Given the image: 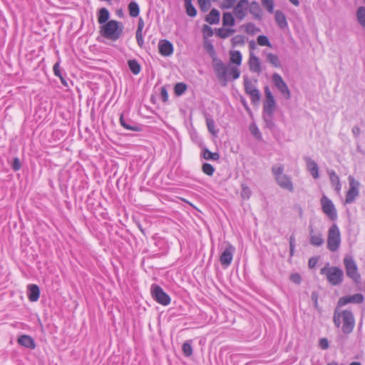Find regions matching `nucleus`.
<instances>
[{
    "label": "nucleus",
    "mask_w": 365,
    "mask_h": 365,
    "mask_svg": "<svg viewBox=\"0 0 365 365\" xmlns=\"http://www.w3.org/2000/svg\"><path fill=\"white\" fill-rule=\"evenodd\" d=\"M205 48L212 58L213 70L218 81L223 86H227L229 81L236 80L240 77V71L237 67L230 64H225L216 57L214 46L210 42L205 41Z\"/></svg>",
    "instance_id": "nucleus-1"
},
{
    "label": "nucleus",
    "mask_w": 365,
    "mask_h": 365,
    "mask_svg": "<svg viewBox=\"0 0 365 365\" xmlns=\"http://www.w3.org/2000/svg\"><path fill=\"white\" fill-rule=\"evenodd\" d=\"M333 321L337 328L341 326V331L346 334H350L355 326L352 312L349 310H339L338 307L334 311Z\"/></svg>",
    "instance_id": "nucleus-2"
},
{
    "label": "nucleus",
    "mask_w": 365,
    "mask_h": 365,
    "mask_svg": "<svg viewBox=\"0 0 365 365\" xmlns=\"http://www.w3.org/2000/svg\"><path fill=\"white\" fill-rule=\"evenodd\" d=\"M123 25L117 20H110L100 26V34L102 37L115 41L118 40L123 33Z\"/></svg>",
    "instance_id": "nucleus-3"
},
{
    "label": "nucleus",
    "mask_w": 365,
    "mask_h": 365,
    "mask_svg": "<svg viewBox=\"0 0 365 365\" xmlns=\"http://www.w3.org/2000/svg\"><path fill=\"white\" fill-rule=\"evenodd\" d=\"M320 273L326 275L328 282L333 286L341 284L344 279L342 269L337 267H331L329 263L321 269Z\"/></svg>",
    "instance_id": "nucleus-4"
},
{
    "label": "nucleus",
    "mask_w": 365,
    "mask_h": 365,
    "mask_svg": "<svg viewBox=\"0 0 365 365\" xmlns=\"http://www.w3.org/2000/svg\"><path fill=\"white\" fill-rule=\"evenodd\" d=\"M341 241L340 230L336 224H333L328 230L327 248L331 252L337 251Z\"/></svg>",
    "instance_id": "nucleus-5"
},
{
    "label": "nucleus",
    "mask_w": 365,
    "mask_h": 365,
    "mask_svg": "<svg viewBox=\"0 0 365 365\" xmlns=\"http://www.w3.org/2000/svg\"><path fill=\"white\" fill-rule=\"evenodd\" d=\"M344 264L346 275L352 279L354 282L359 283L361 277L358 272V267L353 257L349 255L346 256L344 259Z\"/></svg>",
    "instance_id": "nucleus-6"
},
{
    "label": "nucleus",
    "mask_w": 365,
    "mask_h": 365,
    "mask_svg": "<svg viewBox=\"0 0 365 365\" xmlns=\"http://www.w3.org/2000/svg\"><path fill=\"white\" fill-rule=\"evenodd\" d=\"M150 293L153 299L158 304L166 306L170 302V296L165 293L162 287L156 284H153L150 287Z\"/></svg>",
    "instance_id": "nucleus-7"
},
{
    "label": "nucleus",
    "mask_w": 365,
    "mask_h": 365,
    "mask_svg": "<svg viewBox=\"0 0 365 365\" xmlns=\"http://www.w3.org/2000/svg\"><path fill=\"white\" fill-rule=\"evenodd\" d=\"M321 205L323 212L332 221L337 219V212L332 201L326 195L321 198Z\"/></svg>",
    "instance_id": "nucleus-8"
},
{
    "label": "nucleus",
    "mask_w": 365,
    "mask_h": 365,
    "mask_svg": "<svg viewBox=\"0 0 365 365\" xmlns=\"http://www.w3.org/2000/svg\"><path fill=\"white\" fill-rule=\"evenodd\" d=\"M272 81L274 86L284 97V98L289 100L291 98V93L282 77L279 73H274L272 74Z\"/></svg>",
    "instance_id": "nucleus-9"
},
{
    "label": "nucleus",
    "mask_w": 365,
    "mask_h": 365,
    "mask_svg": "<svg viewBox=\"0 0 365 365\" xmlns=\"http://www.w3.org/2000/svg\"><path fill=\"white\" fill-rule=\"evenodd\" d=\"M348 180L349 184V188L346 195L345 202L346 204H351L359 195V188L360 186V183L358 180H355V178L351 175L349 176Z\"/></svg>",
    "instance_id": "nucleus-10"
},
{
    "label": "nucleus",
    "mask_w": 365,
    "mask_h": 365,
    "mask_svg": "<svg viewBox=\"0 0 365 365\" xmlns=\"http://www.w3.org/2000/svg\"><path fill=\"white\" fill-rule=\"evenodd\" d=\"M266 101L263 106V114L273 115L276 107L274 98L268 86L264 88Z\"/></svg>",
    "instance_id": "nucleus-11"
},
{
    "label": "nucleus",
    "mask_w": 365,
    "mask_h": 365,
    "mask_svg": "<svg viewBox=\"0 0 365 365\" xmlns=\"http://www.w3.org/2000/svg\"><path fill=\"white\" fill-rule=\"evenodd\" d=\"M235 251V248L232 245L229 244L226 246L220 257V262L222 266L227 267L230 265Z\"/></svg>",
    "instance_id": "nucleus-12"
},
{
    "label": "nucleus",
    "mask_w": 365,
    "mask_h": 365,
    "mask_svg": "<svg viewBox=\"0 0 365 365\" xmlns=\"http://www.w3.org/2000/svg\"><path fill=\"white\" fill-rule=\"evenodd\" d=\"M249 8L248 0H240L234 7L233 14L237 19L241 21L245 17Z\"/></svg>",
    "instance_id": "nucleus-13"
},
{
    "label": "nucleus",
    "mask_w": 365,
    "mask_h": 365,
    "mask_svg": "<svg viewBox=\"0 0 365 365\" xmlns=\"http://www.w3.org/2000/svg\"><path fill=\"white\" fill-rule=\"evenodd\" d=\"M364 297L361 294H355L353 295L345 296L339 298L337 302V307H341L349 303L361 304L364 302Z\"/></svg>",
    "instance_id": "nucleus-14"
},
{
    "label": "nucleus",
    "mask_w": 365,
    "mask_h": 365,
    "mask_svg": "<svg viewBox=\"0 0 365 365\" xmlns=\"http://www.w3.org/2000/svg\"><path fill=\"white\" fill-rule=\"evenodd\" d=\"M245 92L250 95L252 103H257L260 98V93L255 86L248 79L244 81Z\"/></svg>",
    "instance_id": "nucleus-15"
},
{
    "label": "nucleus",
    "mask_w": 365,
    "mask_h": 365,
    "mask_svg": "<svg viewBox=\"0 0 365 365\" xmlns=\"http://www.w3.org/2000/svg\"><path fill=\"white\" fill-rule=\"evenodd\" d=\"M275 180L281 188L287 190L289 192H292L294 190L292 179L287 175L284 174V175L277 178V179Z\"/></svg>",
    "instance_id": "nucleus-16"
},
{
    "label": "nucleus",
    "mask_w": 365,
    "mask_h": 365,
    "mask_svg": "<svg viewBox=\"0 0 365 365\" xmlns=\"http://www.w3.org/2000/svg\"><path fill=\"white\" fill-rule=\"evenodd\" d=\"M159 52L162 56H169L173 53V44L168 40H160L158 43Z\"/></svg>",
    "instance_id": "nucleus-17"
},
{
    "label": "nucleus",
    "mask_w": 365,
    "mask_h": 365,
    "mask_svg": "<svg viewBox=\"0 0 365 365\" xmlns=\"http://www.w3.org/2000/svg\"><path fill=\"white\" fill-rule=\"evenodd\" d=\"M304 160L306 163L307 168L314 179H317L319 175V167L317 163L309 157H304Z\"/></svg>",
    "instance_id": "nucleus-18"
},
{
    "label": "nucleus",
    "mask_w": 365,
    "mask_h": 365,
    "mask_svg": "<svg viewBox=\"0 0 365 365\" xmlns=\"http://www.w3.org/2000/svg\"><path fill=\"white\" fill-rule=\"evenodd\" d=\"M249 67L252 72L259 74L262 71L261 63L258 57L250 53L249 59Z\"/></svg>",
    "instance_id": "nucleus-19"
},
{
    "label": "nucleus",
    "mask_w": 365,
    "mask_h": 365,
    "mask_svg": "<svg viewBox=\"0 0 365 365\" xmlns=\"http://www.w3.org/2000/svg\"><path fill=\"white\" fill-rule=\"evenodd\" d=\"M18 343L24 347L34 349L36 348V343L34 339L29 335L24 334L20 336L17 339Z\"/></svg>",
    "instance_id": "nucleus-20"
},
{
    "label": "nucleus",
    "mask_w": 365,
    "mask_h": 365,
    "mask_svg": "<svg viewBox=\"0 0 365 365\" xmlns=\"http://www.w3.org/2000/svg\"><path fill=\"white\" fill-rule=\"evenodd\" d=\"M28 298L31 302H36L39 299L40 289L36 284L28 285Z\"/></svg>",
    "instance_id": "nucleus-21"
},
{
    "label": "nucleus",
    "mask_w": 365,
    "mask_h": 365,
    "mask_svg": "<svg viewBox=\"0 0 365 365\" xmlns=\"http://www.w3.org/2000/svg\"><path fill=\"white\" fill-rule=\"evenodd\" d=\"M309 235L311 245L316 247H319L323 245L324 239L321 233H315L312 227L309 228Z\"/></svg>",
    "instance_id": "nucleus-22"
},
{
    "label": "nucleus",
    "mask_w": 365,
    "mask_h": 365,
    "mask_svg": "<svg viewBox=\"0 0 365 365\" xmlns=\"http://www.w3.org/2000/svg\"><path fill=\"white\" fill-rule=\"evenodd\" d=\"M120 123L125 129H126L128 130L137 131V132L141 130V128L136 123H135L133 122L130 123V122L125 120V119L123 118V114H121V115L120 117Z\"/></svg>",
    "instance_id": "nucleus-23"
},
{
    "label": "nucleus",
    "mask_w": 365,
    "mask_h": 365,
    "mask_svg": "<svg viewBox=\"0 0 365 365\" xmlns=\"http://www.w3.org/2000/svg\"><path fill=\"white\" fill-rule=\"evenodd\" d=\"M220 11L216 9H212L205 19L210 24H217L220 22Z\"/></svg>",
    "instance_id": "nucleus-24"
},
{
    "label": "nucleus",
    "mask_w": 365,
    "mask_h": 365,
    "mask_svg": "<svg viewBox=\"0 0 365 365\" xmlns=\"http://www.w3.org/2000/svg\"><path fill=\"white\" fill-rule=\"evenodd\" d=\"M250 12L255 19L260 20L262 18V11L259 5V4L256 1H253L249 4Z\"/></svg>",
    "instance_id": "nucleus-25"
},
{
    "label": "nucleus",
    "mask_w": 365,
    "mask_h": 365,
    "mask_svg": "<svg viewBox=\"0 0 365 365\" xmlns=\"http://www.w3.org/2000/svg\"><path fill=\"white\" fill-rule=\"evenodd\" d=\"M110 18V12L106 8H101L98 12V22L102 25L106 24Z\"/></svg>",
    "instance_id": "nucleus-26"
},
{
    "label": "nucleus",
    "mask_w": 365,
    "mask_h": 365,
    "mask_svg": "<svg viewBox=\"0 0 365 365\" xmlns=\"http://www.w3.org/2000/svg\"><path fill=\"white\" fill-rule=\"evenodd\" d=\"M274 17L277 25L281 29H285L287 27V19L283 12L279 10L276 11Z\"/></svg>",
    "instance_id": "nucleus-27"
},
{
    "label": "nucleus",
    "mask_w": 365,
    "mask_h": 365,
    "mask_svg": "<svg viewBox=\"0 0 365 365\" xmlns=\"http://www.w3.org/2000/svg\"><path fill=\"white\" fill-rule=\"evenodd\" d=\"M329 175L331 185L335 187L336 191H339L341 189V183L339 176L334 170L329 171Z\"/></svg>",
    "instance_id": "nucleus-28"
},
{
    "label": "nucleus",
    "mask_w": 365,
    "mask_h": 365,
    "mask_svg": "<svg viewBox=\"0 0 365 365\" xmlns=\"http://www.w3.org/2000/svg\"><path fill=\"white\" fill-rule=\"evenodd\" d=\"M235 32L234 29L220 28L216 31V35L221 38H226Z\"/></svg>",
    "instance_id": "nucleus-29"
},
{
    "label": "nucleus",
    "mask_w": 365,
    "mask_h": 365,
    "mask_svg": "<svg viewBox=\"0 0 365 365\" xmlns=\"http://www.w3.org/2000/svg\"><path fill=\"white\" fill-rule=\"evenodd\" d=\"M186 14L190 17H195L197 15V10L192 4V0H184Z\"/></svg>",
    "instance_id": "nucleus-30"
},
{
    "label": "nucleus",
    "mask_w": 365,
    "mask_h": 365,
    "mask_svg": "<svg viewBox=\"0 0 365 365\" xmlns=\"http://www.w3.org/2000/svg\"><path fill=\"white\" fill-rule=\"evenodd\" d=\"M128 65L129 69L134 75H138L141 71V66L135 59L128 60Z\"/></svg>",
    "instance_id": "nucleus-31"
},
{
    "label": "nucleus",
    "mask_w": 365,
    "mask_h": 365,
    "mask_svg": "<svg viewBox=\"0 0 365 365\" xmlns=\"http://www.w3.org/2000/svg\"><path fill=\"white\" fill-rule=\"evenodd\" d=\"M235 18L232 15V14L230 12H226L223 14L222 16V25L223 26H235Z\"/></svg>",
    "instance_id": "nucleus-32"
},
{
    "label": "nucleus",
    "mask_w": 365,
    "mask_h": 365,
    "mask_svg": "<svg viewBox=\"0 0 365 365\" xmlns=\"http://www.w3.org/2000/svg\"><path fill=\"white\" fill-rule=\"evenodd\" d=\"M206 125L209 132L213 135L217 136L218 130L215 128V124L214 120L210 116H206Z\"/></svg>",
    "instance_id": "nucleus-33"
},
{
    "label": "nucleus",
    "mask_w": 365,
    "mask_h": 365,
    "mask_svg": "<svg viewBox=\"0 0 365 365\" xmlns=\"http://www.w3.org/2000/svg\"><path fill=\"white\" fill-rule=\"evenodd\" d=\"M230 63H235L237 66H240L242 63V54L239 51H232L230 53Z\"/></svg>",
    "instance_id": "nucleus-34"
},
{
    "label": "nucleus",
    "mask_w": 365,
    "mask_h": 365,
    "mask_svg": "<svg viewBox=\"0 0 365 365\" xmlns=\"http://www.w3.org/2000/svg\"><path fill=\"white\" fill-rule=\"evenodd\" d=\"M202 156L205 160H212L217 161L220 159V155L218 153H212L207 148L202 150Z\"/></svg>",
    "instance_id": "nucleus-35"
},
{
    "label": "nucleus",
    "mask_w": 365,
    "mask_h": 365,
    "mask_svg": "<svg viewBox=\"0 0 365 365\" xmlns=\"http://www.w3.org/2000/svg\"><path fill=\"white\" fill-rule=\"evenodd\" d=\"M266 57L267 61H269L274 67H281L280 61L277 55L272 53H268L266 54Z\"/></svg>",
    "instance_id": "nucleus-36"
},
{
    "label": "nucleus",
    "mask_w": 365,
    "mask_h": 365,
    "mask_svg": "<svg viewBox=\"0 0 365 365\" xmlns=\"http://www.w3.org/2000/svg\"><path fill=\"white\" fill-rule=\"evenodd\" d=\"M129 14L131 17H137L140 13V8L135 1H131L128 4Z\"/></svg>",
    "instance_id": "nucleus-37"
},
{
    "label": "nucleus",
    "mask_w": 365,
    "mask_h": 365,
    "mask_svg": "<svg viewBox=\"0 0 365 365\" xmlns=\"http://www.w3.org/2000/svg\"><path fill=\"white\" fill-rule=\"evenodd\" d=\"M284 170V167L282 164L274 165L272 167V173L274 176L275 180L277 179V178L284 175L283 173Z\"/></svg>",
    "instance_id": "nucleus-38"
},
{
    "label": "nucleus",
    "mask_w": 365,
    "mask_h": 365,
    "mask_svg": "<svg viewBox=\"0 0 365 365\" xmlns=\"http://www.w3.org/2000/svg\"><path fill=\"white\" fill-rule=\"evenodd\" d=\"M356 18L360 25L365 28V7H359L356 12Z\"/></svg>",
    "instance_id": "nucleus-39"
},
{
    "label": "nucleus",
    "mask_w": 365,
    "mask_h": 365,
    "mask_svg": "<svg viewBox=\"0 0 365 365\" xmlns=\"http://www.w3.org/2000/svg\"><path fill=\"white\" fill-rule=\"evenodd\" d=\"M241 197L245 200H248L252 195V191L245 184H242Z\"/></svg>",
    "instance_id": "nucleus-40"
},
{
    "label": "nucleus",
    "mask_w": 365,
    "mask_h": 365,
    "mask_svg": "<svg viewBox=\"0 0 365 365\" xmlns=\"http://www.w3.org/2000/svg\"><path fill=\"white\" fill-rule=\"evenodd\" d=\"M233 46H242L245 43V36L242 35H236L231 39Z\"/></svg>",
    "instance_id": "nucleus-41"
},
{
    "label": "nucleus",
    "mask_w": 365,
    "mask_h": 365,
    "mask_svg": "<svg viewBox=\"0 0 365 365\" xmlns=\"http://www.w3.org/2000/svg\"><path fill=\"white\" fill-rule=\"evenodd\" d=\"M199 6L202 11L206 12L211 6L210 0H197Z\"/></svg>",
    "instance_id": "nucleus-42"
},
{
    "label": "nucleus",
    "mask_w": 365,
    "mask_h": 365,
    "mask_svg": "<svg viewBox=\"0 0 365 365\" xmlns=\"http://www.w3.org/2000/svg\"><path fill=\"white\" fill-rule=\"evenodd\" d=\"M203 173L209 176H212L215 172L214 167L210 163H203L202 166Z\"/></svg>",
    "instance_id": "nucleus-43"
},
{
    "label": "nucleus",
    "mask_w": 365,
    "mask_h": 365,
    "mask_svg": "<svg viewBox=\"0 0 365 365\" xmlns=\"http://www.w3.org/2000/svg\"><path fill=\"white\" fill-rule=\"evenodd\" d=\"M257 43L259 46L272 47L269 40L266 36H264V35L259 36L257 37Z\"/></svg>",
    "instance_id": "nucleus-44"
},
{
    "label": "nucleus",
    "mask_w": 365,
    "mask_h": 365,
    "mask_svg": "<svg viewBox=\"0 0 365 365\" xmlns=\"http://www.w3.org/2000/svg\"><path fill=\"white\" fill-rule=\"evenodd\" d=\"M250 130L251 133L257 138V139H261L262 138V134L257 126L255 123H252L250 125Z\"/></svg>",
    "instance_id": "nucleus-45"
},
{
    "label": "nucleus",
    "mask_w": 365,
    "mask_h": 365,
    "mask_svg": "<svg viewBox=\"0 0 365 365\" xmlns=\"http://www.w3.org/2000/svg\"><path fill=\"white\" fill-rule=\"evenodd\" d=\"M262 4L265 7L269 13L274 11V1L273 0H262Z\"/></svg>",
    "instance_id": "nucleus-46"
},
{
    "label": "nucleus",
    "mask_w": 365,
    "mask_h": 365,
    "mask_svg": "<svg viewBox=\"0 0 365 365\" xmlns=\"http://www.w3.org/2000/svg\"><path fill=\"white\" fill-rule=\"evenodd\" d=\"M272 118L273 115L263 114V119L266 123V126L269 128H272L274 126Z\"/></svg>",
    "instance_id": "nucleus-47"
},
{
    "label": "nucleus",
    "mask_w": 365,
    "mask_h": 365,
    "mask_svg": "<svg viewBox=\"0 0 365 365\" xmlns=\"http://www.w3.org/2000/svg\"><path fill=\"white\" fill-rule=\"evenodd\" d=\"M237 0H223L221 4V8L224 9H229L233 7Z\"/></svg>",
    "instance_id": "nucleus-48"
},
{
    "label": "nucleus",
    "mask_w": 365,
    "mask_h": 365,
    "mask_svg": "<svg viewBox=\"0 0 365 365\" xmlns=\"http://www.w3.org/2000/svg\"><path fill=\"white\" fill-rule=\"evenodd\" d=\"M192 354V349L190 343H184V356H190Z\"/></svg>",
    "instance_id": "nucleus-49"
},
{
    "label": "nucleus",
    "mask_w": 365,
    "mask_h": 365,
    "mask_svg": "<svg viewBox=\"0 0 365 365\" xmlns=\"http://www.w3.org/2000/svg\"><path fill=\"white\" fill-rule=\"evenodd\" d=\"M53 73L55 76L59 77L62 76V71L60 68V61H57L53 67Z\"/></svg>",
    "instance_id": "nucleus-50"
},
{
    "label": "nucleus",
    "mask_w": 365,
    "mask_h": 365,
    "mask_svg": "<svg viewBox=\"0 0 365 365\" xmlns=\"http://www.w3.org/2000/svg\"><path fill=\"white\" fill-rule=\"evenodd\" d=\"M174 93L177 96L182 95V82L176 83L174 88Z\"/></svg>",
    "instance_id": "nucleus-51"
},
{
    "label": "nucleus",
    "mask_w": 365,
    "mask_h": 365,
    "mask_svg": "<svg viewBox=\"0 0 365 365\" xmlns=\"http://www.w3.org/2000/svg\"><path fill=\"white\" fill-rule=\"evenodd\" d=\"M289 279L292 282L297 284H299L302 280L301 276L298 273L292 274Z\"/></svg>",
    "instance_id": "nucleus-52"
},
{
    "label": "nucleus",
    "mask_w": 365,
    "mask_h": 365,
    "mask_svg": "<svg viewBox=\"0 0 365 365\" xmlns=\"http://www.w3.org/2000/svg\"><path fill=\"white\" fill-rule=\"evenodd\" d=\"M160 97L163 102H167L168 100V93L165 86H163L160 89Z\"/></svg>",
    "instance_id": "nucleus-53"
},
{
    "label": "nucleus",
    "mask_w": 365,
    "mask_h": 365,
    "mask_svg": "<svg viewBox=\"0 0 365 365\" xmlns=\"http://www.w3.org/2000/svg\"><path fill=\"white\" fill-rule=\"evenodd\" d=\"M294 247H295V237L294 235H291L289 237L290 256L294 255Z\"/></svg>",
    "instance_id": "nucleus-54"
},
{
    "label": "nucleus",
    "mask_w": 365,
    "mask_h": 365,
    "mask_svg": "<svg viewBox=\"0 0 365 365\" xmlns=\"http://www.w3.org/2000/svg\"><path fill=\"white\" fill-rule=\"evenodd\" d=\"M319 346L321 349L325 350L329 348V341L326 338H322L319 340Z\"/></svg>",
    "instance_id": "nucleus-55"
},
{
    "label": "nucleus",
    "mask_w": 365,
    "mask_h": 365,
    "mask_svg": "<svg viewBox=\"0 0 365 365\" xmlns=\"http://www.w3.org/2000/svg\"><path fill=\"white\" fill-rule=\"evenodd\" d=\"M318 297H319V295L317 294V292H313L312 293V296H311V298H312V300L314 303V306L316 309H318L319 308V305H318Z\"/></svg>",
    "instance_id": "nucleus-56"
},
{
    "label": "nucleus",
    "mask_w": 365,
    "mask_h": 365,
    "mask_svg": "<svg viewBox=\"0 0 365 365\" xmlns=\"http://www.w3.org/2000/svg\"><path fill=\"white\" fill-rule=\"evenodd\" d=\"M255 30V26L252 23L247 24L245 26V31L248 34H253Z\"/></svg>",
    "instance_id": "nucleus-57"
},
{
    "label": "nucleus",
    "mask_w": 365,
    "mask_h": 365,
    "mask_svg": "<svg viewBox=\"0 0 365 365\" xmlns=\"http://www.w3.org/2000/svg\"><path fill=\"white\" fill-rule=\"evenodd\" d=\"M12 168L14 170H19L21 168V163L19 160V158H16L14 160Z\"/></svg>",
    "instance_id": "nucleus-58"
},
{
    "label": "nucleus",
    "mask_w": 365,
    "mask_h": 365,
    "mask_svg": "<svg viewBox=\"0 0 365 365\" xmlns=\"http://www.w3.org/2000/svg\"><path fill=\"white\" fill-rule=\"evenodd\" d=\"M202 31L204 33L207 34V36H211L213 34V31L211 27L205 24L202 27Z\"/></svg>",
    "instance_id": "nucleus-59"
},
{
    "label": "nucleus",
    "mask_w": 365,
    "mask_h": 365,
    "mask_svg": "<svg viewBox=\"0 0 365 365\" xmlns=\"http://www.w3.org/2000/svg\"><path fill=\"white\" fill-rule=\"evenodd\" d=\"M317 262H318L317 258H316V257L310 258L309 260V267L310 268L314 267L316 266V264H317Z\"/></svg>",
    "instance_id": "nucleus-60"
},
{
    "label": "nucleus",
    "mask_w": 365,
    "mask_h": 365,
    "mask_svg": "<svg viewBox=\"0 0 365 365\" xmlns=\"http://www.w3.org/2000/svg\"><path fill=\"white\" fill-rule=\"evenodd\" d=\"M352 133H353V135H354V137L356 138H358L359 135H360L361 133V130H360V128L358 127V126H354L353 128H352Z\"/></svg>",
    "instance_id": "nucleus-61"
},
{
    "label": "nucleus",
    "mask_w": 365,
    "mask_h": 365,
    "mask_svg": "<svg viewBox=\"0 0 365 365\" xmlns=\"http://www.w3.org/2000/svg\"><path fill=\"white\" fill-rule=\"evenodd\" d=\"M136 41H137V43H138V45L140 48H143V45H144V40H143V36H140V37H136Z\"/></svg>",
    "instance_id": "nucleus-62"
},
{
    "label": "nucleus",
    "mask_w": 365,
    "mask_h": 365,
    "mask_svg": "<svg viewBox=\"0 0 365 365\" xmlns=\"http://www.w3.org/2000/svg\"><path fill=\"white\" fill-rule=\"evenodd\" d=\"M143 27H144V21L142 19V18H140L138 19V28L137 29H143Z\"/></svg>",
    "instance_id": "nucleus-63"
},
{
    "label": "nucleus",
    "mask_w": 365,
    "mask_h": 365,
    "mask_svg": "<svg viewBox=\"0 0 365 365\" xmlns=\"http://www.w3.org/2000/svg\"><path fill=\"white\" fill-rule=\"evenodd\" d=\"M58 78H60L61 83L65 87H68V83H67L66 80L65 79V78H64V76L63 75L59 76Z\"/></svg>",
    "instance_id": "nucleus-64"
}]
</instances>
